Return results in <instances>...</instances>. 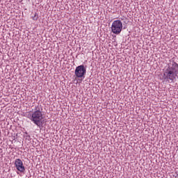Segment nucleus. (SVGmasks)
Returning <instances> with one entry per match:
<instances>
[{"label":"nucleus","instance_id":"nucleus-2","mask_svg":"<svg viewBox=\"0 0 178 178\" xmlns=\"http://www.w3.org/2000/svg\"><path fill=\"white\" fill-rule=\"evenodd\" d=\"M25 116L28 118V119H30L36 126H41V123H42V120L44 119L42 111L40 108L39 105L35 106L32 113L26 112Z\"/></svg>","mask_w":178,"mask_h":178},{"label":"nucleus","instance_id":"nucleus-3","mask_svg":"<svg viewBox=\"0 0 178 178\" xmlns=\"http://www.w3.org/2000/svg\"><path fill=\"white\" fill-rule=\"evenodd\" d=\"M123 29V24L120 20H115L111 25V31L113 34H120Z\"/></svg>","mask_w":178,"mask_h":178},{"label":"nucleus","instance_id":"nucleus-6","mask_svg":"<svg viewBox=\"0 0 178 178\" xmlns=\"http://www.w3.org/2000/svg\"><path fill=\"white\" fill-rule=\"evenodd\" d=\"M172 178H178V174L177 172H174L172 174Z\"/></svg>","mask_w":178,"mask_h":178},{"label":"nucleus","instance_id":"nucleus-4","mask_svg":"<svg viewBox=\"0 0 178 178\" xmlns=\"http://www.w3.org/2000/svg\"><path fill=\"white\" fill-rule=\"evenodd\" d=\"M86 73H87V69L84 65H81L75 69V76H76L78 79H81V77L86 76Z\"/></svg>","mask_w":178,"mask_h":178},{"label":"nucleus","instance_id":"nucleus-5","mask_svg":"<svg viewBox=\"0 0 178 178\" xmlns=\"http://www.w3.org/2000/svg\"><path fill=\"white\" fill-rule=\"evenodd\" d=\"M15 165L18 172H20L21 173H24L26 168L24 167V165H23V161L20 159H15Z\"/></svg>","mask_w":178,"mask_h":178},{"label":"nucleus","instance_id":"nucleus-1","mask_svg":"<svg viewBox=\"0 0 178 178\" xmlns=\"http://www.w3.org/2000/svg\"><path fill=\"white\" fill-rule=\"evenodd\" d=\"M163 79L173 83L178 79V64L173 60H170L167 68L163 72Z\"/></svg>","mask_w":178,"mask_h":178}]
</instances>
